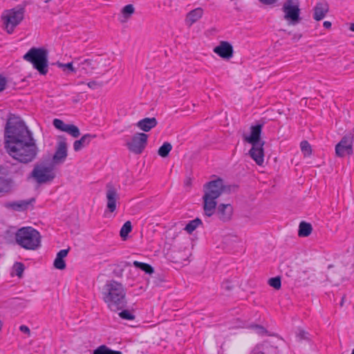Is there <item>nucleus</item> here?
<instances>
[{
	"label": "nucleus",
	"instance_id": "31",
	"mask_svg": "<svg viewBox=\"0 0 354 354\" xmlns=\"http://www.w3.org/2000/svg\"><path fill=\"white\" fill-rule=\"evenodd\" d=\"M79 67H81L82 70L85 71V73H88V71L94 69V66H93V60L85 59L79 63Z\"/></svg>",
	"mask_w": 354,
	"mask_h": 354
},
{
	"label": "nucleus",
	"instance_id": "28",
	"mask_svg": "<svg viewBox=\"0 0 354 354\" xmlns=\"http://www.w3.org/2000/svg\"><path fill=\"white\" fill-rule=\"evenodd\" d=\"M93 354H122L121 351H113L106 345H101L95 349Z\"/></svg>",
	"mask_w": 354,
	"mask_h": 354
},
{
	"label": "nucleus",
	"instance_id": "21",
	"mask_svg": "<svg viewBox=\"0 0 354 354\" xmlns=\"http://www.w3.org/2000/svg\"><path fill=\"white\" fill-rule=\"evenodd\" d=\"M328 11V5L326 3H318L314 8V19L320 21L324 18Z\"/></svg>",
	"mask_w": 354,
	"mask_h": 354
},
{
	"label": "nucleus",
	"instance_id": "15",
	"mask_svg": "<svg viewBox=\"0 0 354 354\" xmlns=\"http://www.w3.org/2000/svg\"><path fill=\"white\" fill-rule=\"evenodd\" d=\"M263 127V123L257 124L250 127V136L244 135L243 139L245 142L251 144L252 145H254V144L261 143L263 141L261 140V134L262 131V129Z\"/></svg>",
	"mask_w": 354,
	"mask_h": 354
},
{
	"label": "nucleus",
	"instance_id": "41",
	"mask_svg": "<svg viewBox=\"0 0 354 354\" xmlns=\"http://www.w3.org/2000/svg\"><path fill=\"white\" fill-rule=\"evenodd\" d=\"M88 86L92 89H95L97 87H100L102 86V84L101 83H99L97 82H95V81H91V82H89L88 84H87Z\"/></svg>",
	"mask_w": 354,
	"mask_h": 354
},
{
	"label": "nucleus",
	"instance_id": "6",
	"mask_svg": "<svg viewBox=\"0 0 354 354\" xmlns=\"http://www.w3.org/2000/svg\"><path fill=\"white\" fill-rule=\"evenodd\" d=\"M16 242L26 250H36L40 246L39 232L32 227H21L15 234Z\"/></svg>",
	"mask_w": 354,
	"mask_h": 354
},
{
	"label": "nucleus",
	"instance_id": "29",
	"mask_svg": "<svg viewBox=\"0 0 354 354\" xmlns=\"http://www.w3.org/2000/svg\"><path fill=\"white\" fill-rule=\"evenodd\" d=\"M172 149V145L168 142H165L158 149V153L162 158H166L169 156V152Z\"/></svg>",
	"mask_w": 354,
	"mask_h": 354
},
{
	"label": "nucleus",
	"instance_id": "40",
	"mask_svg": "<svg viewBox=\"0 0 354 354\" xmlns=\"http://www.w3.org/2000/svg\"><path fill=\"white\" fill-rule=\"evenodd\" d=\"M6 84H7L6 78L4 76H3L2 75H0V93L5 90Z\"/></svg>",
	"mask_w": 354,
	"mask_h": 354
},
{
	"label": "nucleus",
	"instance_id": "2",
	"mask_svg": "<svg viewBox=\"0 0 354 354\" xmlns=\"http://www.w3.org/2000/svg\"><path fill=\"white\" fill-rule=\"evenodd\" d=\"M235 185H225L223 180L218 178L204 185L203 209L205 215L210 217L215 212L223 222L229 221L232 216L233 207L230 204L221 203L217 205L216 199L223 192H230Z\"/></svg>",
	"mask_w": 354,
	"mask_h": 354
},
{
	"label": "nucleus",
	"instance_id": "7",
	"mask_svg": "<svg viewBox=\"0 0 354 354\" xmlns=\"http://www.w3.org/2000/svg\"><path fill=\"white\" fill-rule=\"evenodd\" d=\"M25 8L23 6H17L5 10L1 15L4 28L8 34H12L15 28L24 18Z\"/></svg>",
	"mask_w": 354,
	"mask_h": 354
},
{
	"label": "nucleus",
	"instance_id": "34",
	"mask_svg": "<svg viewBox=\"0 0 354 354\" xmlns=\"http://www.w3.org/2000/svg\"><path fill=\"white\" fill-rule=\"evenodd\" d=\"M279 269L281 272L284 273L288 277H292L293 275V270L290 268V266L286 263H282L279 266Z\"/></svg>",
	"mask_w": 354,
	"mask_h": 354
},
{
	"label": "nucleus",
	"instance_id": "13",
	"mask_svg": "<svg viewBox=\"0 0 354 354\" xmlns=\"http://www.w3.org/2000/svg\"><path fill=\"white\" fill-rule=\"evenodd\" d=\"M106 207L110 212H113L117 208V201L120 198L117 189L111 183L106 185Z\"/></svg>",
	"mask_w": 354,
	"mask_h": 354
},
{
	"label": "nucleus",
	"instance_id": "32",
	"mask_svg": "<svg viewBox=\"0 0 354 354\" xmlns=\"http://www.w3.org/2000/svg\"><path fill=\"white\" fill-rule=\"evenodd\" d=\"M131 223L129 221H128L125 222L124 224L122 225L120 232V235L123 239H124L127 236L128 234L131 232Z\"/></svg>",
	"mask_w": 354,
	"mask_h": 354
},
{
	"label": "nucleus",
	"instance_id": "4",
	"mask_svg": "<svg viewBox=\"0 0 354 354\" xmlns=\"http://www.w3.org/2000/svg\"><path fill=\"white\" fill-rule=\"evenodd\" d=\"M24 174L25 167L19 164L0 169V197L12 193L17 186L15 179H21Z\"/></svg>",
	"mask_w": 354,
	"mask_h": 354
},
{
	"label": "nucleus",
	"instance_id": "45",
	"mask_svg": "<svg viewBox=\"0 0 354 354\" xmlns=\"http://www.w3.org/2000/svg\"><path fill=\"white\" fill-rule=\"evenodd\" d=\"M349 29H350L351 31L354 32V24H351Z\"/></svg>",
	"mask_w": 354,
	"mask_h": 354
},
{
	"label": "nucleus",
	"instance_id": "23",
	"mask_svg": "<svg viewBox=\"0 0 354 354\" xmlns=\"http://www.w3.org/2000/svg\"><path fill=\"white\" fill-rule=\"evenodd\" d=\"M30 204L29 201H15L6 203L4 204V207L8 209H12L15 211H21L26 209L28 205Z\"/></svg>",
	"mask_w": 354,
	"mask_h": 354
},
{
	"label": "nucleus",
	"instance_id": "24",
	"mask_svg": "<svg viewBox=\"0 0 354 354\" xmlns=\"http://www.w3.org/2000/svg\"><path fill=\"white\" fill-rule=\"evenodd\" d=\"M135 9L132 4H128L125 6L121 10L122 16L119 20L121 23H125L130 18V17L134 13Z\"/></svg>",
	"mask_w": 354,
	"mask_h": 354
},
{
	"label": "nucleus",
	"instance_id": "3",
	"mask_svg": "<svg viewBox=\"0 0 354 354\" xmlns=\"http://www.w3.org/2000/svg\"><path fill=\"white\" fill-rule=\"evenodd\" d=\"M102 296L108 307L113 311L121 310L126 306V290L121 283L115 280L106 283Z\"/></svg>",
	"mask_w": 354,
	"mask_h": 354
},
{
	"label": "nucleus",
	"instance_id": "25",
	"mask_svg": "<svg viewBox=\"0 0 354 354\" xmlns=\"http://www.w3.org/2000/svg\"><path fill=\"white\" fill-rule=\"evenodd\" d=\"M313 230V227L310 223L301 221L299 225L298 235L300 237L308 236Z\"/></svg>",
	"mask_w": 354,
	"mask_h": 354
},
{
	"label": "nucleus",
	"instance_id": "47",
	"mask_svg": "<svg viewBox=\"0 0 354 354\" xmlns=\"http://www.w3.org/2000/svg\"><path fill=\"white\" fill-rule=\"evenodd\" d=\"M343 305V300L341 301V306Z\"/></svg>",
	"mask_w": 354,
	"mask_h": 354
},
{
	"label": "nucleus",
	"instance_id": "9",
	"mask_svg": "<svg viewBox=\"0 0 354 354\" xmlns=\"http://www.w3.org/2000/svg\"><path fill=\"white\" fill-rule=\"evenodd\" d=\"M282 10L285 13L284 19L290 21L291 24L295 25L300 21V8L298 0H287L283 6Z\"/></svg>",
	"mask_w": 354,
	"mask_h": 354
},
{
	"label": "nucleus",
	"instance_id": "44",
	"mask_svg": "<svg viewBox=\"0 0 354 354\" xmlns=\"http://www.w3.org/2000/svg\"><path fill=\"white\" fill-rule=\"evenodd\" d=\"M331 23L328 21H326L324 22L323 26L325 28H330L331 27Z\"/></svg>",
	"mask_w": 354,
	"mask_h": 354
},
{
	"label": "nucleus",
	"instance_id": "30",
	"mask_svg": "<svg viewBox=\"0 0 354 354\" xmlns=\"http://www.w3.org/2000/svg\"><path fill=\"white\" fill-rule=\"evenodd\" d=\"M12 269V275L15 274L18 277L21 278L23 275L25 266L24 264L21 262H16L14 263Z\"/></svg>",
	"mask_w": 354,
	"mask_h": 354
},
{
	"label": "nucleus",
	"instance_id": "43",
	"mask_svg": "<svg viewBox=\"0 0 354 354\" xmlns=\"http://www.w3.org/2000/svg\"><path fill=\"white\" fill-rule=\"evenodd\" d=\"M261 3L265 5H271L277 2L278 0H259Z\"/></svg>",
	"mask_w": 354,
	"mask_h": 354
},
{
	"label": "nucleus",
	"instance_id": "46",
	"mask_svg": "<svg viewBox=\"0 0 354 354\" xmlns=\"http://www.w3.org/2000/svg\"><path fill=\"white\" fill-rule=\"evenodd\" d=\"M351 354H354V348L353 349Z\"/></svg>",
	"mask_w": 354,
	"mask_h": 354
},
{
	"label": "nucleus",
	"instance_id": "36",
	"mask_svg": "<svg viewBox=\"0 0 354 354\" xmlns=\"http://www.w3.org/2000/svg\"><path fill=\"white\" fill-rule=\"evenodd\" d=\"M57 66L59 68H63L64 71H66V70H67L68 73H69V72L76 73V69L73 67L72 62H69L67 64H62V63L57 62Z\"/></svg>",
	"mask_w": 354,
	"mask_h": 354
},
{
	"label": "nucleus",
	"instance_id": "27",
	"mask_svg": "<svg viewBox=\"0 0 354 354\" xmlns=\"http://www.w3.org/2000/svg\"><path fill=\"white\" fill-rule=\"evenodd\" d=\"M200 225H202V221L196 218L190 221L185 227L184 230L188 233L192 234Z\"/></svg>",
	"mask_w": 354,
	"mask_h": 354
},
{
	"label": "nucleus",
	"instance_id": "35",
	"mask_svg": "<svg viewBox=\"0 0 354 354\" xmlns=\"http://www.w3.org/2000/svg\"><path fill=\"white\" fill-rule=\"evenodd\" d=\"M268 284L274 288L279 290L281 286V279L279 277L270 278L268 281Z\"/></svg>",
	"mask_w": 354,
	"mask_h": 354
},
{
	"label": "nucleus",
	"instance_id": "42",
	"mask_svg": "<svg viewBox=\"0 0 354 354\" xmlns=\"http://www.w3.org/2000/svg\"><path fill=\"white\" fill-rule=\"evenodd\" d=\"M19 330H20V331H21L22 333H26V334H28V335H29V334H30V330L29 328H28V326H25V325H21V326H20V327H19Z\"/></svg>",
	"mask_w": 354,
	"mask_h": 354
},
{
	"label": "nucleus",
	"instance_id": "12",
	"mask_svg": "<svg viewBox=\"0 0 354 354\" xmlns=\"http://www.w3.org/2000/svg\"><path fill=\"white\" fill-rule=\"evenodd\" d=\"M59 141L56 146L55 152L53 156V161L55 164L63 163L67 156V143L64 136H59Z\"/></svg>",
	"mask_w": 354,
	"mask_h": 354
},
{
	"label": "nucleus",
	"instance_id": "17",
	"mask_svg": "<svg viewBox=\"0 0 354 354\" xmlns=\"http://www.w3.org/2000/svg\"><path fill=\"white\" fill-rule=\"evenodd\" d=\"M265 142L254 144L249 151L250 157L255 161L258 165H262L264 162L263 145Z\"/></svg>",
	"mask_w": 354,
	"mask_h": 354
},
{
	"label": "nucleus",
	"instance_id": "22",
	"mask_svg": "<svg viewBox=\"0 0 354 354\" xmlns=\"http://www.w3.org/2000/svg\"><path fill=\"white\" fill-rule=\"evenodd\" d=\"M68 251V249H64L58 252L53 263V265L55 268L59 270L65 269L66 263L65 261L64 260V258L67 256Z\"/></svg>",
	"mask_w": 354,
	"mask_h": 354
},
{
	"label": "nucleus",
	"instance_id": "33",
	"mask_svg": "<svg viewBox=\"0 0 354 354\" xmlns=\"http://www.w3.org/2000/svg\"><path fill=\"white\" fill-rule=\"evenodd\" d=\"M301 150L305 156H309L312 153V149L310 145L306 140H303L301 144Z\"/></svg>",
	"mask_w": 354,
	"mask_h": 354
},
{
	"label": "nucleus",
	"instance_id": "8",
	"mask_svg": "<svg viewBox=\"0 0 354 354\" xmlns=\"http://www.w3.org/2000/svg\"><path fill=\"white\" fill-rule=\"evenodd\" d=\"M33 178L38 184H44L52 181L55 174L52 166L37 165L30 174L28 178Z\"/></svg>",
	"mask_w": 354,
	"mask_h": 354
},
{
	"label": "nucleus",
	"instance_id": "26",
	"mask_svg": "<svg viewBox=\"0 0 354 354\" xmlns=\"http://www.w3.org/2000/svg\"><path fill=\"white\" fill-rule=\"evenodd\" d=\"M133 265L134 267L144 271L146 274H151L154 272L153 268L148 263L134 261L133 262Z\"/></svg>",
	"mask_w": 354,
	"mask_h": 354
},
{
	"label": "nucleus",
	"instance_id": "18",
	"mask_svg": "<svg viewBox=\"0 0 354 354\" xmlns=\"http://www.w3.org/2000/svg\"><path fill=\"white\" fill-rule=\"evenodd\" d=\"M96 138V135L86 133L84 135L80 140H75L73 143V149L75 151H79L84 147L88 146L91 140Z\"/></svg>",
	"mask_w": 354,
	"mask_h": 354
},
{
	"label": "nucleus",
	"instance_id": "38",
	"mask_svg": "<svg viewBox=\"0 0 354 354\" xmlns=\"http://www.w3.org/2000/svg\"><path fill=\"white\" fill-rule=\"evenodd\" d=\"M252 328L256 333L261 336H266L268 334V330L262 326L254 325L252 326Z\"/></svg>",
	"mask_w": 354,
	"mask_h": 354
},
{
	"label": "nucleus",
	"instance_id": "39",
	"mask_svg": "<svg viewBox=\"0 0 354 354\" xmlns=\"http://www.w3.org/2000/svg\"><path fill=\"white\" fill-rule=\"evenodd\" d=\"M309 334L308 333L304 331V330H299L297 337L299 339V340H308L309 339Z\"/></svg>",
	"mask_w": 354,
	"mask_h": 354
},
{
	"label": "nucleus",
	"instance_id": "37",
	"mask_svg": "<svg viewBox=\"0 0 354 354\" xmlns=\"http://www.w3.org/2000/svg\"><path fill=\"white\" fill-rule=\"evenodd\" d=\"M120 317L126 320H133L135 316L128 310H123L119 313Z\"/></svg>",
	"mask_w": 354,
	"mask_h": 354
},
{
	"label": "nucleus",
	"instance_id": "1",
	"mask_svg": "<svg viewBox=\"0 0 354 354\" xmlns=\"http://www.w3.org/2000/svg\"><path fill=\"white\" fill-rule=\"evenodd\" d=\"M5 148L8 154L21 163L32 162L38 153V147L32 133L19 118L8 120L5 129Z\"/></svg>",
	"mask_w": 354,
	"mask_h": 354
},
{
	"label": "nucleus",
	"instance_id": "19",
	"mask_svg": "<svg viewBox=\"0 0 354 354\" xmlns=\"http://www.w3.org/2000/svg\"><path fill=\"white\" fill-rule=\"evenodd\" d=\"M203 15V10L201 8H195L189 12L186 16L185 22L188 26H192L200 19Z\"/></svg>",
	"mask_w": 354,
	"mask_h": 354
},
{
	"label": "nucleus",
	"instance_id": "11",
	"mask_svg": "<svg viewBox=\"0 0 354 354\" xmlns=\"http://www.w3.org/2000/svg\"><path fill=\"white\" fill-rule=\"evenodd\" d=\"M353 136L352 133L346 134L335 146V153L339 157L353 154Z\"/></svg>",
	"mask_w": 354,
	"mask_h": 354
},
{
	"label": "nucleus",
	"instance_id": "16",
	"mask_svg": "<svg viewBox=\"0 0 354 354\" xmlns=\"http://www.w3.org/2000/svg\"><path fill=\"white\" fill-rule=\"evenodd\" d=\"M214 52L223 59H229L233 56V47L228 41H221L219 45L214 48Z\"/></svg>",
	"mask_w": 354,
	"mask_h": 354
},
{
	"label": "nucleus",
	"instance_id": "20",
	"mask_svg": "<svg viewBox=\"0 0 354 354\" xmlns=\"http://www.w3.org/2000/svg\"><path fill=\"white\" fill-rule=\"evenodd\" d=\"M158 122L155 118H145L140 120L137 124V127L141 130L147 132L155 127Z\"/></svg>",
	"mask_w": 354,
	"mask_h": 354
},
{
	"label": "nucleus",
	"instance_id": "14",
	"mask_svg": "<svg viewBox=\"0 0 354 354\" xmlns=\"http://www.w3.org/2000/svg\"><path fill=\"white\" fill-rule=\"evenodd\" d=\"M53 124L56 129L68 133L75 138L80 136L79 128L73 124H66L62 120L57 118L53 120Z\"/></svg>",
	"mask_w": 354,
	"mask_h": 354
},
{
	"label": "nucleus",
	"instance_id": "10",
	"mask_svg": "<svg viewBox=\"0 0 354 354\" xmlns=\"http://www.w3.org/2000/svg\"><path fill=\"white\" fill-rule=\"evenodd\" d=\"M148 135L145 133H135L131 142L127 143V147L130 151L135 154H140L147 144Z\"/></svg>",
	"mask_w": 354,
	"mask_h": 354
},
{
	"label": "nucleus",
	"instance_id": "5",
	"mask_svg": "<svg viewBox=\"0 0 354 354\" xmlns=\"http://www.w3.org/2000/svg\"><path fill=\"white\" fill-rule=\"evenodd\" d=\"M48 53L44 48H31L24 56V60L31 63L41 75H46L48 71Z\"/></svg>",
	"mask_w": 354,
	"mask_h": 354
}]
</instances>
